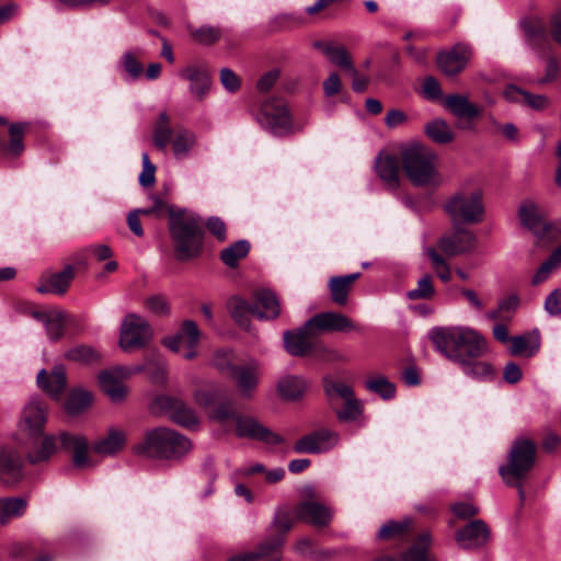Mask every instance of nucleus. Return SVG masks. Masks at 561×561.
<instances>
[{"label": "nucleus", "instance_id": "f257e3e1", "mask_svg": "<svg viewBox=\"0 0 561 561\" xmlns=\"http://www.w3.org/2000/svg\"><path fill=\"white\" fill-rule=\"evenodd\" d=\"M203 221L186 209H170L169 230L179 261H188L199 255L203 247Z\"/></svg>", "mask_w": 561, "mask_h": 561}, {"label": "nucleus", "instance_id": "f03ea898", "mask_svg": "<svg viewBox=\"0 0 561 561\" xmlns=\"http://www.w3.org/2000/svg\"><path fill=\"white\" fill-rule=\"evenodd\" d=\"M353 329L351 320L337 312H321L310 318L296 331L284 332L286 351H311L316 339L323 332L348 331Z\"/></svg>", "mask_w": 561, "mask_h": 561}, {"label": "nucleus", "instance_id": "7ed1b4c3", "mask_svg": "<svg viewBox=\"0 0 561 561\" xmlns=\"http://www.w3.org/2000/svg\"><path fill=\"white\" fill-rule=\"evenodd\" d=\"M57 443L62 450L72 454V463L77 469L92 467V460L89 457V443L81 434L61 432L58 437L46 435L41 446L27 454V460L32 465L47 461L57 450Z\"/></svg>", "mask_w": 561, "mask_h": 561}, {"label": "nucleus", "instance_id": "20e7f679", "mask_svg": "<svg viewBox=\"0 0 561 561\" xmlns=\"http://www.w3.org/2000/svg\"><path fill=\"white\" fill-rule=\"evenodd\" d=\"M402 165L415 186H439L443 178L438 171V156L428 147L413 144L402 152Z\"/></svg>", "mask_w": 561, "mask_h": 561}, {"label": "nucleus", "instance_id": "39448f33", "mask_svg": "<svg viewBox=\"0 0 561 561\" xmlns=\"http://www.w3.org/2000/svg\"><path fill=\"white\" fill-rule=\"evenodd\" d=\"M146 370L153 382L162 383L167 378V370L163 364H148L147 366H115L110 369L102 370L99 374V383L102 391L111 399L112 402L118 403L125 400L128 388L124 380L136 373Z\"/></svg>", "mask_w": 561, "mask_h": 561}, {"label": "nucleus", "instance_id": "423d86ee", "mask_svg": "<svg viewBox=\"0 0 561 561\" xmlns=\"http://www.w3.org/2000/svg\"><path fill=\"white\" fill-rule=\"evenodd\" d=\"M191 448L192 444L185 436L171 428L157 427L145 434L144 442L136 447V450L151 458L180 459Z\"/></svg>", "mask_w": 561, "mask_h": 561}, {"label": "nucleus", "instance_id": "0eeeda50", "mask_svg": "<svg viewBox=\"0 0 561 561\" xmlns=\"http://www.w3.org/2000/svg\"><path fill=\"white\" fill-rule=\"evenodd\" d=\"M436 351L449 348L463 351H485L488 341L474 328L467 325L434 327L427 333Z\"/></svg>", "mask_w": 561, "mask_h": 561}, {"label": "nucleus", "instance_id": "6e6552de", "mask_svg": "<svg viewBox=\"0 0 561 561\" xmlns=\"http://www.w3.org/2000/svg\"><path fill=\"white\" fill-rule=\"evenodd\" d=\"M443 208L455 224H479L484 218L483 193L478 187L461 186L445 201Z\"/></svg>", "mask_w": 561, "mask_h": 561}, {"label": "nucleus", "instance_id": "1a4fd4ad", "mask_svg": "<svg viewBox=\"0 0 561 561\" xmlns=\"http://www.w3.org/2000/svg\"><path fill=\"white\" fill-rule=\"evenodd\" d=\"M215 367L224 375L233 379L240 394L244 399H252L260 383L262 366L257 360H249L240 365H233L227 353H216Z\"/></svg>", "mask_w": 561, "mask_h": 561}, {"label": "nucleus", "instance_id": "9d476101", "mask_svg": "<svg viewBox=\"0 0 561 561\" xmlns=\"http://www.w3.org/2000/svg\"><path fill=\"white\" fill-rule=\"evenodd\" d=\"M536 445L528 438L516 439L508 454L507 462L499 468L506 485H518L535 465Z\"/></svg>", "mask_w": 561, "mask_h": 561}, {"label": "nucleus", "instance_id": "9b49d317", "mask_svg": "<svg viewBox=\"0 0 561 561\" xmlns=\"http://www.w3.org/2000/svg\"><path fill=\"white\" fill-rule=\"evenodd\" d=\"M154 336V331L149 321L135 312L127 313L119 328V346L123 350H141L149 347Z\"/></svg>", "mask_w": 561, "mask_h": 561}, {"label": "nucleus", "instance_id": "f8f14e48", "mask_svg": "<svg viewBox=\"0 0 561 561\" xmlns=\"http://www.w3.org/2000/svg\"><path fill=\"white\" fill-rule=\"evenodd\" d=\"M523 227L527 228L538 240L551 241L561 236V225L549 221L543 210L533 201H524L518 209Z\"/></svg>", "mask_w": 561, "mask_h": 561}, {"label": "nucleus", "instance_id": "ddd939ff", "mask_svg": "<svg viewBox=\"0 0 561 561\" xmlns=\"http://www.w3.org/2000/svg\"><path fill=\"white\" fill-rule=\"evenodd\" d=\"M259 124L274 136H284L293 130L289 112L280 100L265 102L257 115Z\"/></svg>", "mask_w": 561, "mask_h": 561}, {"label": "nucleus", "instance_id": "4468645a", "mask_svg": "<svg viewBox=\"0 0 561 561\" xmlns=\"http://www.w3.org/2000/svg\"><path fill=\"white\" fill-rule=\"evenodd\" d=\"M32 317L43 324L47 337L51 341L62 339L66 328L79 324L76 316L57 307L34 310L32 311Z\"/></svg>", "mask_w": 561, "mask_h": 561}, {"label": "nucleus", "instance_id": "2eb2a0df", "mask_svg": "<svg viewBox=\"0 0 561 561\" xmlns=\"http://www.w3.org/2000/svg\"><path fill=\"white\" fill-rule=\"evenodd\" d=\"M340 442V435L330 430H318L299 438L294 450L299 454H322L335 447Z\"/></svg>", "mask_w": 561, "mask_h": 561}, {"label": "nucleus", "instance_id": "dca6fc26", "mask_svg": "<svg viewBox=\"0 0 561 561\" xmlns=\"http://www.w3.org/2000/svg\"><path fill=\"white\" fill-rule=\"evenodd\" d=\"M236 433L238 437L259 440L266 445L274 446L284 443L280 435L272 432L252 416L240 414L236 422Z\"/></svg>", "mask_w": 561, "mask_h": 561}, {"label": "nucleus", "instance_id": "f3484780", "mask_svg": "<svg viewBox=\"0 0 561 561\" xmlns=\"http://www.w3.org/2000/svg\"><path fill=\"white\" fill-rule=\"evenodd\" d=\"M471 56V46L466 43H458L451 49L440 51L436 61L439 70L445 76L454 77L466 68Z\"/></svg>", "mask_w": 561, "mask_h": 561}, {"label": "nucleus", "instance_id": "a211bd4d", "mask_svg": "<svg viewBox=\"0 0 561 561\" xmlns=\"http://www.w3.org/2000/svg\"><path fill=\"white\" fill-rule=\"evenodd\" d=\"M491 539V530L482 519H473L455 533V540L462 549L484 547Z\"/></svg>", "mask_w": 561, "mask_h": 561}, {"label": "nucleus", "instance_id": "6ab92c4d", "mask_svg": "<svg viewBox=\"0 0 561 561\" xmlns=\"http://www.w3.org/2000/svg\"><path fill=\"white\" fill-rule=\"evenodd\" d=\"M476 236L466 229H456L442 236L437 241V248L447 256H457L474 250Z\"/></svg>", "mask_w": 561, "mask_h": 561}, {"label": "nucleus", "instance_id": "aec40b11", "mask_svg": "<svg viewBox=\"0 0 561 561\" xmlns=\"http://www.w3.org/2000/svg\"><path fill=\"white\" fill-rule=\"evenodd\" d=\"M447 359L457 364L463 374L478 380H490L494 376V370L488 363L481 360L479 353H444Z\"/></svg>", "mask_w": 561, "mask_h": 561}, {"label": "nucleus", "instance_id": "412c9836", "mask_svg": "<svg viewBox=\"0 0 561 561\" xmlns=\"http://www.w3.org/2000/svg\"><path fill=\"white\" fill-rule=\"evenodd\" d=\"M293 514L298 520L309 523L313 526L328 525L332 516L329 507L313 501L299 503L293 508Z\"/></svg>", "mask_w": 561, "mask_h": 561}, {"label": "nucleus", "instance_id": "4be33fe9", "mask_svg": "<svg viewBox=\"0 0 561 561\" xmlns=\"http://www.w3.org/2000/svg\"><path fill=\"white\" fill-rule=\"evenodd\" d=\"M36 381L38 387L50 398L59 400L67 385L64 366H55L49 374L46 369H41L37 374Z\"/></svg>", "mask_w": 561, "mask_h": 561}, {"label": "nucleus", "instance_id": "5701e85b", "mask_svg": "<svg viewBox=\"0 0 561 561\" xmlns=\"http://www.w3.org/2000/svg\"><path fill=\"white\" fill-rule=\"evenodd\" d=\"M46 417V405L42 400L33 398L23 409L22 424L27 430L30 435H38L44 428Z\"/></svg>", "mask_w": 561, "mask_h": 561}, {"label": "nucleus", "instance_id": "b1692460", "mask_svg": "<svg viewBox=\"0 0 561 561\" xmlns=\"http://www.w3.org/2000/svg\"><path fill=\"white\" fill-rule=\"evenodd\" d=\"M22 458L11 448L3 447L0 450V479L5 483H16L22 478Z\"/></svg>", "mask_w": 561, "mask_h": 561}, {"label": "nucleus", "instance_id": "393cba45", "mask_svg": "<svg viewBox=\"0 0 561 561\" xmlns=\"http://www.w3.org/2000/svg\"><path fill=\"white\" fill-rule=\"evenodd\" d=\"M254 317L259 320H273L280 312L279 301L270 289L262 288L254 294Z\"/></svg>", "mask_w": 561, "mask_h": 561}, {"label": "nucleus", "instance_id": "a878e982", "mask_svg": "<svg viewBox=\"0 0 561 561\" xmlns=\"http://www.w3.org/2000/svg\"><path fill=\"white\" fill-rule=\"evenodd\" d=\"M73 278L75 267L67 265L62 271L44 278L37 286V291L41 294L64 295L67 293Z\"/></svg>", "mask_w": 561, "mask_h": 561}, {"label": "nucleus", "instance_id": "bb28decb", "mask_svg": "<svg viewBox=\"0 0 561 561\" xmlns=\"http://www.w3.org/2000/svg\"><path fill=\"white\" fill-rule=\"evenodd\" d=\"M313 47L319 49L331 64L346 70L350 75L356 73V68L344 46L335 45L331 42L317 41L313 43Z\"/></svg>", "mask_w": 561, "mask_h": 561}, {"label": "nucleus", "instance_id": "cd10ccee", "mask_svg": "<svg viewBox=\"0 0 561 561\" xmlns=\"http://www.w3.org/2000/svg\"><path fill=\"white\" fill-rule=\"evenodd\" d=\"M375 170L388 190L396 191L399 187V163L396 157L379 153L375 161Z\"/></svg>", "mask_w": 561, "mask_h": 561}, {"label": "nucleus", "instance_id": "c85d7f7f", "mask_svg": "<svg viewBox=\"0 0 561 561\" xmlns=\"http://www.w3.org/2000/svg\"><path fill=\"white\" fill-rule=\"evenodd\" d=\"M520 27L524 32L527 44L534 49H543L549 43V35L546 26L540 19L527 18L520 21Z\"/></svg>", "mask_w": 561, "mask_h": 561}, {"label": "nucleus", "instance_id": "c756f323", "mask_svg": "<svg viewBox=\"0 0 561 561\" xmlns=\"http://www.w3.org/2000/svg\"><path fill=\"white\" fill-rule=\"evenodd\" d=\"M172 153L175 160H186L197 145L196 134L187 128H178L170 140Z\"/></svg>", "mask_w": 561, "mask_h": 561}, {"label": "nucleus", "instance_id": "7c9ffc66", "mask_svg": "<svg viewBox=\"0 0 561 561\" xmlns=\"http://www.w3.org/2000/svg\"><path fill=\"white\" fill-rule=\"evenodd\" d=\"M190 81V91L197 100H203L210 87L209 73L197 66H188L182 73Z\"/></svg>", "mask_w": 561, "mask_h": 561}, {"label": "nucleus", "instance_id": "2f4dec72", "mask_svg": "<svg viewBox=\"0 0 561 561\" xmlns=\"http://www.w3.org/2000/svg\"><path fill=\"white\" fill-rule=\"evenodd\" d=\"M307 390V381L299 376L286 375L277 381V393L285 401L301 399Z\"/></svg>", "mask_w": 561, "mask_h": 561}, {"label": "nucleus", "instance_id": "473e14b6", "mask_svg": "<svg viewBox=\"0 0 561 561\" xmlns=\"http://www.w3.org/2000/svg\"><path fill=\"white\" fill-rule=\"evenodd\" d=\"M445 107L460 118H474L480 114L479 107L471 103L467 95L448 94L444 99Z\"/></svg>", "mask_w": 561, "mask_h": 561}, {"label": "nucleus", "instance_id": "72a5a7b5", "mask_svg": "<svg viewBox=\"0 0 561 561\" xmlns=\"http://www.w3.org/2000/svg\"><path fill=\"white\" fill-rule=\"evenodd\" d=\"M227 308L231 318L243 330L250 331V316H254L253 304L248 302L245 299L233 296L227 301Z\"/></svg>", "mask_w": 561, "mask_h": 561}, {"label": "nucleus", "instance_id": "f704fd0d", "mask_svg": "<svg viewBox=\"0 0 561 561\" xmlns=\"http://www.w3.org/2000/svg\"><path fill=\"white\" fill-rule=\"evenodd\" d=\"M125 443L126 434L123 431L111 428L105 437L94 444L93 449L99 455L113 456L122 450Z\"/></svg>", "mask_w": 561, "mask_h": 561}, {"label": "nucleus", "instance_id": "c9c22d12", "mask_svg": "<svg viewBox=\"0 0 561 561\" xmlns=\"http://www.w3.org/2000/svg\"><path fill=\"white\" fill-rule=\"evenodd\" d=\"M360 276V273H352L342 276H334L329 280V288L332 300L337 305L347 302L352 283Z\"/></svg>", "mask_w": 561, "mask_h": 561}, {"label": "nucleus", "instance_id": "e433bc0d", "mask_svg": "<svg viewBox=\"0 0 561 561\" xmlns=\"http://www.w3.org/2000/svg\"><path fill=\"white\" fill-rule=\"evenodd\" d=\"M93 393L82 387L73 388L66 400L65 410L69 415H79L93 403Z\"/></svg>", "mask_w": 561, "mask_h": 561}, {"label": "nucleus", "instance_id": "4c0bfd02", "mask_svg": "<svg viewBox=\"0 0 561 561\" xmlns=\"http://www.w3.org/2000/svg\"><path fill=\"white\" fill-rule=\"evenodd\" d=\"M117 69L123 72L124 80L135 82L144 75V66L136 51L126 50L117 62Z\"/></svg>", "mask_w": 561, "mask_h": 561}, {"label": "nucleus", "instance_id": "58836bf2", "mask_svg": "<svg viewBox=\"0 0 561 561\" xmlns=\"http://www.w3.org/2000/svg\"><path fill=\"white\" fill-rule=\"evenodd\" d=\"M165 401L170 405L171 417L175 423L187 428H192L198 424V419L192 408L178 400L165 399Z\"/></svg>", "mask_w": 561, "mask_h": 561}, {"label": "nucleus", "instance_id": "ea45409f", "mask_svg": "<svg viewBox=\"0 0 561 561\" xmlns=\"http://www.w3.org/2000/svg\"><path fill=\"white\" fill-rule=\"evenodd\" d=\"M27 125L23 123L12 124L9 128L10 142L0 140V153L3 156L16 157L24 150L23 135Z\"/></svg>", "mask_w": 561, "mask_h": 561}, {"label": "nucleus", "instance_id": "a19ab883", "mask_svg": "<svg viewBox=\"0 0 561 561\" xmlns=\"http://www.w3.org/2000/svg\"><path fill=\"white\" fill-rule=\"evenodd\" d=\"M365 388L375 394H378L382 400H391L396 396V386L386 376L375 374L367 378Z\"/></svg>", "mask_w": 561, "mask_h": 561}, {"label": "nucleus", "instance_id": "79ce46f5", "mask_svg": "<svg viewBox=\"0 0 561 561\" xmlns=\"http://www.w3.org/2000/svg\"><path fill=\"white\" fill-rule=\"evenodd\" d=\"M27 503L22 497H2L0 499V523L7 524L12 518L24 514Z\"/></svg>", "mask_w": 561, "mask_h": 561}, {"label": "nucleus", "instance_id": "37998d69", "mask_svg": "<svg viewBox=\"0 0 561 561\" xmlns=\"http://www.w3.org/2000/svg\"><path fill=\"white\" fill-rule=\"evenodd\" d=\"M282 547V538H276L271 542H261L254 551L240 553L230 558L228 561H256L272 556Z\"/></svg>", "mask_w": 561, "mask_h": 561}, {"label": "nucleus", "instance_id": "c03bdc74", "mask_svg": "<svg viewBox=\"0 0 561 561\" xmlns=\"http://www.w3.org/2000/svg\"><path fill=\"white\" fill-rule=\"evenodd\" d=\"M426 135L437 144H448L454 139V133L446 121L435 118L427 123L424 128Z\"/></svg>", "mask_w": 561, "mask_h": 561}, {"label": "nucleus", "instance_id": "a18cd8bd", "mask_svg": "<svg viewBox=\"0 0 561 561\" xmlns=\"http://www.w3.org/2000/svg\"><path fill=\"white\" fill-rule=\"evenodd\" d=\"M170 119L165 112L160 113L153 127V142L159 149H164L173 137Z\"/></svg>", "mask_w": 561, "mask_h": 561}, {"label": "nucleus", "instance_id": "49530a36", "mask_svg": "<svg viewBox=\"0 0 561 561\" xmlns=\"http://www.w3.org/2000/svg\"><path fill=\"white\" fill-rule=\"evenodd\" d=\"M249 250L250 243L247 240H239L224 249L220 253V259L227 266L234 267L238 261L249 253Z\"/></svg>", "mask_w": 561, "mask_h": 561}, {"label": "nucleus", "instance_id": "de8ad7c7", "mask_svg": "<svg viewBox=\"0 0 561 561\" xmlns=\"http://www.w3.org/2000/svg\"><path fill=\"white\" fill-rule=\"evenodd\" d=\"M411 526V519L405 517L401 520H389L383 524L377 536L381 540L401 538L403 537Z\"/></svg>", "mask_w": 561, "mask_h": 561}, {"label": "nucleus", "instance_id": "09e8293b", "mask_svg": "<svg viewBox=\"0 0 561 561\" xmlns=\"http://www.w3.org/2000/svg\"><path fill=\"white\" fill-rule=\"evenodd\" d=\"M561 265V255L559 254L558 250L556 249L549 257L541 263V265L536 271L535 275L533 276L531 284L534 286H538L539 284L546 282L552 272Z\"/></svg>", "mask_w": 561, "mask_h": 561}, {"label": "nucleus", "instance_id": "8fccbe9b", "mask_svg": "<svg viewBox=\"0 0 561 561\" xmlns=\"http://www.w3.org/2000/svg\"><path fill=\"white\" fill-rule=\"evenodd\" d=\"M539 348L540 332L537 329L512 337L511 351H538Z\"/></svg>", "mask_w": 561, "mask_h": 561}, {"label": "nucleus", "instance_id": "3c124183", "mask_svg": "<svg viewBox=\"0 0 561 561\" xmlns=\"http://www.w3.org/2000/svg\"><path fill=\"white\" fill-rule=\"evenodd\" d=\"M294 520H298L291 512H278L275 515L273 527L276 529V534L268 537L263 542H271L276 538H282V545L285 541V535L293 527Z\"/></svg>", "mask_w": 561, "mask_h": 561}, {"label": "nucleus", "instance_id": "603ef678", "mask_svg": "<svg viewBox=\"0 0 561 561\" xmlns=\"http://www.w3.org/2000/svg\"><path fill=\"white\" fill-rule=\"evenodd\" d=\"M323 388L329 398L339 397L345 401L354 397L352 387L345 382L334 380L331 376L323 377Z\"/></svg>", "mask_w": 561, "mask_h": 561}, {"label": "nucleus", "instance_id": "864d4df0", "mask_svg": "<svg viewBox=\"0 0 561 561\" xmlns=\"http://www.w3.org/2000/svg\"><path fill=\"white\" fill-rule=\"evenodd\" d=\"M425 254L430 257L433 268L437 276L444 282L448 283L451 278V271L446 260L434 248L425 249Z\"/></svg>", "mask_w": 561, "mask_h": 561}, {"label": "nucleus", "instance_id": "5fc2aeb1", "mask_svg": "<svg viewBox=\"0 0 561 561\" xmlns=\"http://www.w3.org/2000/svg\"><path fill=\"white\" fill-rule=\"evenodd\" d=\"M434 294L435 288L433 286L432 276L424 275L417 280V287L407 293V297L410 300L430 299Z\"/></svg>", "mask_w": 561, "mask_h": 561}, {"label": "nucleus", "instance_id": "6e6d98bb", "mask_svg": "<svg viewBox=\"0 0 561 561\" xmlns=\"http://www.w3.org/2000/svg\"><path fill=\"white\" fill-rule=\"evenodd\" d=\"M210 416L220 424H226L228 421H233L236 423L240 414L234 409L232 402L225 401L220 402L213 409Z\"/></svg>", "mask_w": 561, "mask_h": 561}, {"label": "nucleus", "instance_id": "4d7b16f0", "mask_svg": "<svg viewBox=\"0 0 561 561\" xmlns=\"http://www.w3.org/2000/svg\"><path fill=\"white\" fill-rule=\"evenodd\" d=\"M363 413V403L358 399L352 397L345 400L344 408L336 412L340 421L353 422L356 421Z\"/></svg>", "mask_w": 561, "mask_h": 561}, {"label": "nucleus", "instance_id": "13d9d810", "mask_svg": "<svg viewBox=\"0 0 561 561\" xmlns=\"http://www.w3.org/2000/svg\"><path fill=\"white\" fill-rule=\"evenodd\" d=\"M145 308L154 316L164 317L170 313V305L163 295H151L144 301Z\"/></svg>", "mask_w": 561, "mask_h": 561}, {"label": "nucleus", "instance_id": "bf43d9fd", "mask_svg": "<svg viewBox=\"0 0 561 561\" xmlns=\"http://www.w3.org/2000/svg\"><path fill=\"white\" fill-rule=\"evenodd\" d=\"M179 333L181 334L183 342L185 343V347L194 348L197 345L199 340L201 332L197 328V324L192 320H185Z\"/></svg>", "mask_w": 561, "mask_h": 561}, {"label": "nucleus", "instance_id": "052dcab7", "mask_svg": "<svg viewBox=\"0 0 561 561\" xmlns=\"http://www.w3.org/2000/svg\"><path fill=\"white\" fill-rule=\"evenodd\" d=\"M193 38L203 45H211L220 38V30L210 25H203L192 32Z\"/></svg>", "mask_w": 561, "mask_h": 561}, {"label": "nucleus", "instance_id": "680f3d73", "mask_svg": "<svg viewBox=\"0 0 561 561\" xmlns=\"http://www.w3.org/2000/svg\"><path fill=\"white\" fill-rule=\"evenodd\" d=\"M543 309L550 317L561 314V289H553L545 299Z\"/></svg>", "mask_w": 561, "mask_h": 561}, {"label": "nucleus", "instance_id": "e2e57ef3", "mask_svg": "<svg viewBox=\"0 0 561 561\" xmlns=\"http://www.w3.org/2000/svg\"><path fill=\"white\" fill-rule=\"evenodd\" d=\"M142 159V172L139 175V183L144 187H148L153 185L156 178V167L150 162L149 156L147 152H144L141 156Z\"/></svg>", "mask_w": 561, "mask_h": 561}, {"label": "nucleus", "instance_id": "0e129e2a", "mask_svg": "<svg viewBox=\"0 0 561 561\" xmlns=\"http://www.w3.org/2000/svg\"><path fill=\"white\" fill-rule=\"evenodd\" d=\"M450 510L460 519H468L479 514V508L469 502H457L450 506Z\"/></svg>", "mask_w": 561, "mask_h": 561}, {"label": "nucleus", "instance_id": "69168bd1", "mask_svg": "<svg viewBox=\"0 0 561 561\" xmlns=\"http://www.w3.org/2000/svg\"><path fill=\"white\" fill-rule=\"evenodd\" d=\"M220 82L224 88L229 92H236L240 88V80L237 75L229 68H224L220 71Z\"/></svg>", "mask_w": 561, "mask_h": 561}, {"label": "nucleus", "instance_id": "338daca9", "mask_svg": "<svg viewBox=\"0 0 561 561\" xmlns=\"http://www.w3.org/2000/svg\"><path fill=\"white\" fill-rule=\"evenodd\" d=\"M520 299L516 294H510L508 296L499 300V311H502L503 314L514 313L519 307Z\"/></svg>", "mask_w": 561, "mask_h": 561}, {"label": "nucleus", "instance_id": "774afa93", "mask_svg": "<svg viewBox=\"0 0 561 561\" xmlns=\"http://www.w3.org/2000/svg\"><path fill=\"white\" fill-rule=\"evenodd\" d=\"M401 561H437L434 558H430L424 550L419 546H412L408 551L402 554Z\"/></svg>", "mask_w": 561, "mask_h": 561}]
</instances>
